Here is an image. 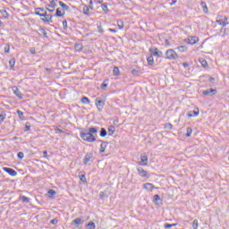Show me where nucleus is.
<instances>
[{
	"label": "nucleus",
	"instance_id": "19",
	"mask_svg": "<svg viewBox=\"0 0 229 229\" xmlns=\"http://www.w3.org/2000/svg\"><path fill=\"white\" fill-rule=\"evenodd\" d=\"M199 115V111H191L187 114V117H198Z\"/></svg>",
	"mask_w": 229,
	"mask_h": 229
},
{
	"label": "nucleus",
	"instance_id": "34",
	"mask_svg": "<svg viewBox=\"0 0 229 229\" xmlns=\"http://www.w3.org/2000/svg\"><path fill=\"white\" fill-rule=\"evenodd\" d=\"M39 35H43V37L47 38V32L46 31V30L42 29V28H39Z\"/></svg>",
	"mask_w": 229,
	"mask_h": 229
},
{
	"label": "nucleus",
	"instance_id": "49",
	"mask_svg": "<svg viewBox=\"0 0 229 229\" xmlns=\"http://www.w3.org/2000/svg\"><path fill=\"white\" fill-rule=\"evenodd\" d=\"M55 131H57L58 133H65V131L57 126L55 127Z\"/></svg>",
	"mask_w": 229,
	"mask_h": 229
},
{
	"label": "nucleus",
	"instance_id": "7",
	"mask_svg": "<svg viewBox=\"0 0 229 229\" xmlns=\"http://www.w3.org/2000/svg\"><path fill=\"white\" fill-rule=\"evenodd\" d=\"M137 171H138V174L141 176V178H149L148 172L146 170H144V168L138 167Z\"/></svg>",
	"mask_w": 229,
	"mask_h": 229
},
{
	"label": "nucleus",
	"instance_id": "57",
	"mask_svg": "<svg viewBox=\"0 0 229 229\" xmlns=\"http://www.w3.org/2000/svg\"><path fill=\"white\" fill-rule=\"evenodd\" d=\"M107 87H108V84H106V83H102V84H101V89H102L103 90H105Z\"/></svg>",
	"mask_w": 229,
	"mask_h": 229
},
{
	"label": "nucleus",
	"instance_id": "37",
	"mask_svg": "<svg viewBox=\"0 0 229 229\" xmlns=\"http://www.w3.org/2000/svg\"><path fill=\"white\" fill-rule=\"evenodd\" d=\"M101 8L103 12H105L106 13H108V5L106 4H102Z\"/></svg>",
	"mask_w": 229,
	"mask_h": 229
},
{
	"label": "nucleus",
	"instance_id": "24",
	"mask_svg": "<svg viewBox=\"0 0 229 229\" xmlns=\"http://www.w3.org/2000/svg\"><path fill=\"white\" fill-rule=\"evenodd\" d=\"M74 49L75 51H82L83 49V45L81 43H76L75 46H74Z\"/></svg>",
	"mask_w": 229,
	"mask_h": 229
},
{
	"label": "nucleus",
	"instance_id": "42",
	"mask_svg": "<svg viewBox=\"0 0 229 229\" xmlns=\"http://www.w3.org/2000/svg\"><path fill=\"white\" fill-rule=\"evenodd\" d=\"M117 24H118L119 30H123V28H124V22H123V21L121 20L117 21Z\"/></svg>",
	"mask_w": 229,
	"mask_h": 229
},
{
	"label": "nucleus",
	"instance_id": "35",
	"mask_svg": "<svg viewBox=\"0 0 229 229\" xmlns=\"http://www.w3.org/2000/svg\"><path fill=\"white\" fill-rule=\"evenodd\" d=\"M107 131H106V128H101V131H100V137H106L107 135Z\"/></svg>",
	"mask_w": 229,
	"mask_h": 229
},
{
	"label": "nucleus",
	"instance_id": "21",
	"mask_svg": "<svg viewBox=\"0 0 229 229\" xmlns=\"http://www.w3.org/2000/svg\"><path fill=\"white\" fill-rule=\"evenodd\" d=\"M20 201H22V203H30L31 199L26 197V196H20L19 198Z\"/></svg>",
	"mask_w": 229,
	"mask_h": 229
},
{
	"label": "nucleus",
	"instance_id": "63",
	"mask_svg": "<svg viewBox=\"0 0 229 229\" xmlns=\"http://www.w3.org/2000/svg\"><path fill=\"white\" fill-rule=\"evenodd\" d=\"M47 12H50L51 13H53V12H55V8H47Z\"/></svg>",
	"mask_w": 229,
	"mask_h": 229
},
{
	"label": "nucleus",
	"instance_id": "32",
	"mask_svg": "<svg viewBox=\"0 0 229 229\" xmlns=\"http://www.w3.org/2000/svg\"><path fill=\"white\" fill-rule=\"evenodd\" d=\"M16 114H18V117L21 120L24 121V113H22V111L21 110H17Z\"/></svg>",
	"mask_w": 229,
	"mask_h": 229
},
{
	"label": "nucleus",
	"instance_id": "29",
	"mask_svg": "<svg viewBox=\"0 0 229 229\" xmlns=\"http://www.w3.org/2000/svg\"><path fill=\"white\" fill-rule=\"evenodd\" d=\"M88 229H96V224L92 221H89L87 225Z\"/></svg>",
	"mask_w": 229,
	"mask_h": 229
},
{
	"label": "nucleus",
	"instance_id": "13",
	"mask_svg": "<svg viewBox=\"0 0 229 229\" xmlns=\"http://www.w3.org/2000/svg\"><path fill=\"white\" fill-rule=\"evenodd\" d=\"M143 189H145L146 191H149L150 192H153L155 185H153V183L150 182H146L143 184Z\"/></svg>",
	"mask_w": 229,
	"mask_h": 229
},
{
	"label": "nucleus",
	"instance_id": "45",
	"mask_svg": "<svg viewBox=\"0 0 229 229\" xmlns=\"http://www.w3.org/2000/svg\"><path fill=\"white\" fill-rule=\"evenodd\" d=\"M2 15L4 17V19H8V17H10L6 10L2 11Z\"/></svg>",
	"mask_w": 229,
	"mask_h": 229
},
{
	"label": "nucleus",
	"instance_id": "38",
	"mask_svg": "<svg viewBox=\"0 0 229 229\" xmlns=\"http://www.w3.org/2000/svg\"><path fill=\"white\" fill-rule=\"evenodd\" d=\"M198 226H199V224L198 223V219H194L192 222V228L198 229Z\"/></svg>",
	"mask_w": 229,
	"mask_h": 229
},
{
	"label": "nucleus",
	"instance_id": "56",
	"mask_svg": "<svg viewBox=\"0 0 229 229\" xmlns=\"http://www.w3.org/2000/svg\"><path fill=\"white\" fill-rule=\"evenodd\" d=\"M131 74H133L134 76H136V74H139V71L136 70V69H132V70L131 71Z\"/></svg>",
	"mask_w": 229,
	"mask_h": 229
},
{
	"label": "nucleus",
	"instance_id": "8",
	"mask_svg": "<svg viewBox=\"0 0 229 229\" xmlns=\"http://www.w3.org/2000/svg\"><path fill=\"white\" fill-rule=\"evenodd\" d=\"M105 103H106L105 100L97 98V99H96V102H95V105H96L97 108H98L99 111H101V109L103 108V106H105Z\"/></svg>",
	"mask_w": 229,
	"mask_h": 229
},
{
	"label": "nucleus",
	"instance_id": "2",
	"mask_svg": "<svg viewBox=\"0 0 229 229\" xmlns=\"http://www.w3.org/2000/svg\"><path fill=\"white\" fill-rule=\"evenodd\" d=\"M167 60H176L178 58V54L173 49H168L165 52Z\"/></svg>",
	"mask_w": 229,
	"mask_h": 229
},
{
	"label": "nucleus",
	"instance_id": "10",
	"mask_svg": "<svg viewBox=\"0 0 229 229\" xmlns=\"http://www.w3.org/2000/svg\"><path fill=\"white\" fill-rule=\"evenodd\" d=\"M13 94L19 98V99H22L23 96L22 93H21V90L19 89V88H17L16 86L13 87Z\"/></svg>",
	"mask_w": 229,
	"mask_h": 229
},
{
	"label": "nucleus",
	"instance_id": "5",
	"mask_svg": "<svg viewBox=\"0 0 229 229\" xmlns=\"http://www.w3.org/2000/svg\"><path fill=\"white\" fill-rule=\"evenodd\" d=\"M149 51L154 56H157L158 58H162V56H164V53L158 50V48H150Z\"/></svg>",
	"mask_w": 229,
	"mask_h": 229
},
{
	"label": "nucleus",
	"instance_id": "26",
	"mask_svg": "<svg viewBox=\"0 0 229 229\" xmlns=\"http://www.w3.org/2000/svg\"><path fill=\"white\" fill-rule=\"evenodd\" d=\"M59 5L61 6V8H63L64 11L69 12V6L64 4V2L59 1Z\"/></svg>",
	"mask_w": 229,
	"mask_h": 229
},
{
	"label": "nucleus",
	"instance_id": "62",
	"mask_svg": "<svg viewBox=\"0 0 229 229\" xmlns=\"http://www.w3.org/2000/svg\"><path fill=\"white\" fill-rule=\"evenodd\" d=\"M108 31H110L111 33H117V30L115 29H108Z\"/></svg>",
	"mask_w": 229,
	"mask_h": 229
},
{
	"label": "nucleus",
	"instance_id": "44",
	"mask_svg": "<svg viewBox=\"0 0 229 229\" xmlns=\"http://www.w3.org/2000/svg\"><path fill=\"white\" fill-rule=\"evenodd\" d=\"M49 198H53V196L56 195V191L55 190H48Z\"/></svg>",
	"mask_w": 229,
	"mask_h": 229
},
{
	"label": "nucleus",
	"instance_id": "54",
	"mask_svg": "<svg viewBox=\"0 0 229 229\" xmlns=\"http://www.w3.org/2000/svg\"><path fill=\"white\" fill-rule=\"evenodd\" d=\"M4 49V53H10V45H5Z\"/></svg>",
	"mask_w": 229,
	"mask_h": 229
},
{
	"label": "nucleus",
	"instance_id": "11",
	"mask_svg": "<svg viewBox=\"0 0 229 229\" xmlns=\"http://www.w3.org/2000/svg\"><path fill=\"white\" fill-rule=\"evenodd\" d=\"M227 21H228V18L226 16H225L224 18L217 20L216 22L220 26L226 27L227 24H229V22H227Z\"/></svg>",
	"mask_w": 229,
	"mask_h": 229
},
{
	"label": "nucleus",
	"instance_id": "58",
	"mask_svg": "<svg viewBox=\"0 0 229 229\" xmlns=\"http://www.w3.org/2000/svg\"><path fill=\"white\" fill-rule=\"evenodd\" d=\"M63 28L64 30H67V21H63Z\"/></svg>",
	"mask_w": 229,
	"mask_h": 229
},
{
	"label": "nucleus",
	"instance_id": "27",
	"mask_svg": "<svg viewBox=\"0 0 229 229\" xmlns=\"http://www.w3.org/2000/svg\"><path fill=\"white\" fill-rule=\"evenodd\" d=\"M113 74H114V76H119V74H121V72L119 71V67H117V66L114 67Z\"/></svg>",
	"mask_w": 229,
	"mask_h": 229
},
{
	"label": "nucleus",
	"instance_id": "20",
	"mask_svg": "<svg viewBox=\"0 0 229 229\" xmlns=\"http://www.w3.org/2000/svg\"><path fill=\"white\" fill-rule=\"evenodd\" d=\"M64 15H65V11L62 13V10H60V8H57L55 11V17H64Z\"/></svg>",
	"mask_w": 229,
	"mask_h": 229
},
{
	"label": "nucleus",
	"instance_id": "47",
	"mask_svg": "<svg viewBox=\"0 0 229 229\" xmlns=\"http://www.w3.org/2000/svg\"><path fill=\"white\" fill-rule=\"evenodd\" d=\"M25 128H26L25 131H30V130H31V125L29 122L25 123Z\"/></svg>",
	"mask_w": 229,
	"mask_h": 229
},
{
	"label": "nucleus",
	"instance_id": "31",
	"mask_svg": "<svg viewBox=\"0 0 229 229\" xmlns=\"http://www.w3.org/2000/svg\"><path fill=\"white\" fill-rule=\"evenodd\" d=\"M220 35L222 37H225V35H228V31L226 30V27H222V29L220 30Z\"/></svg>",
	"mask_w": 229,
	"mask_h": 229
},
{
	"label": "nucleus",
	"instance_id": "3",
	"mask_svg": "<svg viewBox=\"0 0 229 229\" xmlns=\"http://www.w3.org/2000/svg\"><path fill=\"white\" fill-rule=\"evenodd\" d=\"M35 14L39 17H46L47 15V11H46L44 7H38L35 9Z\"/></svg>",
	"mask_w": 229,
	"mask_h": 229
},
{
	"label": "nucleus",
	"instance_id": "59",
	"mask_svg": "<svg viewBox=\"0 0 229 229\" xmlns=\"http://www.w3.org/2000/svg\"><path fill=\"white\" fill-rule=\"evenodd\" d=\"M99 198H100V199H103L105 198V192L104 191L100 192Z\"/></svg>",
	"mask_w": 229,
	"mask_h": 229
},
{
	"label": "nucleus",
	"instance_id": "30",
	"mask_svg": "<svg viewBox=\"0 0 229 229\" xmlns=\"http://www.w3.org/2000/svg\"><path fill=\"white\" fill-rule=\"evenodd\" d=\"M147 62L149 65H153L155 64V59L153 58V55H150L147 58Z\"/></svg>",
	"mask_w": 229,
	"mask_h": 229
},
{
	"label": "nucleus",
	"instance_id": "15",
	"mask_svg": "<svg viewBox=\"0 0 229 229\" xmlns=\"http://www.w3.org/2000/svg\"><path fill=\"white\" fill-rule=\"evenodd\" d=\"M84 221L81 218H75L72 220V225H76V228L80 227V225H83Z\"/></svg>",
	"mask_w": 229,
	"mask_h": 229
},
{
	"label": "nucleus",
	"instance_id": "23",
	"mask_svg": "<svg viewBox=\"0 0 229 229\" xmlns=\"http://www.w3.org/2000/svg\"><path fill=\"white\" fill-rule=\"evenodd\" d=\"M82 12L84 15H90V8L87 5L83 6Z\"/></svg>",
	"mask_w": 229,
	"mask_h": 229
},
{
	"label": "nucleus",
	"instance_id": "50",
	"mask_svg": "<svg viewBox=\"0 0 229 229\" xmlns=\"http://www.w3.org/2000/svg\"><path fill=\"white\" fill-rule=\"evenodd\" d=\"M17 157L20 160H22V158H24V153L23 152H19L17 154Z\"/></svg>",
	"mask_w": 229,
	"mask_h": 229
},
{
	"label": "nucleus",
	"instance_id": "61",
	"mask_svg": "<svg viewBox=\"0 0 229 229\" xmlns=\"http://www.w3.org/2000/svg\"><path fill=\"white\" fill-rule=\"evenodd\" d=\"M89 4L90 10H93L92 5L94 4V2H92V0H89Z\"/></svg>",
	"mask_w": 229,
	"mask_h": 229
},
{
	"label": "nucleus",
	"instance_id": "39",
	"mask_svg": "<svg viewBox=\"0 0 229 229\" xmlns=\"http://www.w3.org/2000/svg\"><path fill=\"white\" fill-rule=\"evenodd\" d=\"M192 135V128L188 127L186 130V137H191Z\"/></svg>",
	"mask_w": 229,
	"mask_h": 229
},
{
	"label": "nucleus",
	"instance_id": "36",
	"mask_svg": "<svg viewBox=\"0 0 229 229\" xmlns=\"http://www.w3.org/2000/svg\"><path fill=\"white\" fill-rule=\"evenodd\" d=\"M178 51H180L181 53H185V51H187V47L185 46H180L177 47Z\"/></svg>",
	"mask_w": 229,
	"mask_h": 229
},
{
	"label": "nucleus",
	"instance_id": "41",
	"mask_svg": "<svg viewBox=\"0 0 229 229\" xmlns=\"http://www.w3.org/2000/svg\"><path fill=\"white\" fill-rule=\"evenodd\" d=\"M178 224H165V228L169 229L173 228L174 226H177Z\"/></svg>",
	"mask_w": 229,
	"mask_h": 229
},
{
	"label": "nucleus",
	"instance_id": "25",
	"mask_svg": "<svg viewBox=\"0 0 229 229\" xmlns=\"http://www.w3.org/2000/svg\"><path fill=\"white\" fill-rule=\"evenodd\" d=\"M107 142H102L100 145L99 153H105V149H106Z\"/></svg>",
	"mask_w": 229,
	"mask_h": 229
},
{
	"label": "nucleus",
	"instance_id": "55",
	"mask_svg": "<svg viewBox=\"0 0 229 229\" xmlns=\"http://www.w3.org/2000/svg\"><path fill=\"white\" fill-rule=\"evenodd\" d=\"M51 225H58V219L55 218L50 221Z\"/></svg>",
	"mask_w": 229,
	"mask_h": 229
},
{
	"label": "nucleus",
	"instance_id": "4",
	"mask_svg": "<svg viewBox=\"0 0 229 229\" xmlns=\"http://www.w3.org/2000/svg\"><path fill=\"white\" fill-rule=\"evenodd\" d=\"M185 42L187 44H190L191 46H194V44L199 42V38H198L196 36H192V37H190L187 39H185Z\"/></svg>",
	"mask_w": 229,
	"mask_h": 229
},
{
	"label": "nucleus",
	"instance_id": "33",
	"mask_svg": "<svg viewBox=\"0 0 229 229\" xmlns=\"http://www.w3.org/2000/svg\"><path fill=\"white\" fill-rule=\"evenodd\" d=\"M49 3H50V7L51 8H56L57 4H56V2H58V0H48Z\"/></svg>",
	"mask_w": 229,
	"mask_h": 229
},
{
	"label": "nucleus",
	"instance_id": "48",
	"mask_svg": "<svg viewBox=\"0 0 229 229\" xmlns=\"http://www.w3.org/2000/svg\"><path fill=\"white\" fill-rule=\"evenodd\" d=\"M80 179L81 182H83V183L87 182V177H85V174L80 175Z\"/></svg>",
	"mask_w": 229,
	"mask_h": 229
},
{
	"label": "nucleus",
	"instance_id": "64",
	"mask_svg": "<svg viewBox=\"0 0 229 229\" xmlns=\"http://www.w3.org/2000/svg\"><path fill=\"white\" fill-rule=\"evenodd\" d=\"M182 66H183L184 68L189 67V63H183V64H182Z\"/></svg>",
	"mask_w": 229,
	"mask_h": 229
},
{
	"label": "nucleus",
	"instance_id": "40",
	"mask_svg": "<svg viewBox=\"0 0 229 229\" xmlns=\"http://www.w3.org/2000/svg\"><path fill=\"white\" fill-rule=\"evenodd\" d=\"M9 65L11 69H13V67H15V58H13L9 61Z\"/></svg>",
	"mask_w": 229,
	"mask_h": 229
},
{
	"label": "nucleus",
	"instance_id": "46",
	"mask_svg": "<svg viewBox=\"0 0 229 229\" xmlns=\"http://www.w3.org/2000/svg\"><path fill=\"white\" fill-rule=\"evenodd\" d=\"M6 119V114H0V124H3V122Z\"/></svg>",
	"mask_w": 229,
	"mask_h": 229
},
{
	"label": "nucleus",
	"instance_id": "18",
	"mask_svg": "<svg viewBox=\"0 0 229 229\" xmlns=\"http://www.w3.org/2000/svg\"><path fill=\"white\" fill-rule=\"evenodd\" d=\"M200 6L204 12V13H208V7L207 6V2H201Z\"/></svg>",
	"mask_w": 229,
	"mask_h": 229
},
{
	"label": "nucleus",
	"instance_id": "53",
	"mask_svg": "<svg viewBox=\"0 0 229 229\" xmlns=\"http://www.w3.org/2000/svg\"><path fill=\"white\" fill-rule=\"evenodd\" d=\"M200 64H201L202 67H208V64L207 63V60H202L200 62Z\"/></svg>",
	"mask_w": 229,
	"mask_h": 229
},
{
	"label": "nucleus",
	"instance_id": "52",
	"mask_svg": "<svg viewBox=\"0 0 229 229\" xmlns=\"http://www.w3.org/2000/svg\"><path fill=\"white\" fill-rule=\"evenodd\" d=\"M30 55H37V50H35V47H30Z\"/></svg>",
	"mask_w": 229,
	"mask_h": 229
},
{
	"label": "nucleus",
	"instance_id": "12",
	"mask_svg": "<svg viewBox=\"0 0 229 229\" xmlns=\"http://www.w3.org/2000/svg\"><path fill=\"white\" fill-rule=\"evenodd\" d=\"M92 157H94V154H92V152L87 153L83 158V164L87 165V164L90 162V158H92Z\"/></svg>",
	"mask_w": 229,
	"mask_h": 229
},
{
	"label": "nucleus",
	"instance_id": "1",
	"mask_svg": "<svg viewBox=\"0 0 229 229\" xmlns=\"http://www.w3.org/2000/svg\"><path fill=\"white\" fill-rule=\"evenodd\" d=\"M98 127H90L88 132H81L80 137L85 142H96V137H98Z\"/></svg>",
	"mask_w": 229,
	"mask_h": 229
},
{
	"label": "nucleus",
	"instance_id": "60",
	"mask_svg": "<svg viewBox=\"0 0 229 229\" xmlns=\"http://www.w3.org/2000/svg\"><path fill=\"white\" fill-rule=\"evenodd\" d=\"M43 158H47V150L43 151Z\"/></svg>",
	"mask_w": 229,
	"mask_h": 229
},
{
	"label": "nucleus",
	"instance_id": "6",
	"mask_svg": "<svg viewBox=\"0 0 229 229\" xmlns=\"http://www.w3.org/2000/svg\"><path fill=\"white\" fill-rule=\"evenodd\" d=\"M203 96H216V94H217V89H208L204 91H202Z\"/></svg>",
	"mask_w": 229,
	"mask_h": 229
},
{
	"label": "nucleus",
	"instance_id": "51",
	"mask_svg": "<svg viewBox=\"0 0 229 229\" xmlns=\"http://www.w3.org/2000/svg\"><path fill=\"white\" fill-rule=\"evenodd\" d=\"M165 128L166 130H173V124H171V123H165Z\"/></svg>",
	"mask_w": 229,
	"mask_h": 229
},
{
	"label": "nucleus",
	"instance_id": "16",
	"mask_svg": "<svg viewBox=\"0 0 229 229\" xmlns=\"http://www.w3.org/2000/svg\"><path fill=\"white\" fill-rule=\"evenodd\" d=\"M153 201L156 205H161L162 204V199L158 194L154 195Z\"/></svg>",
	"mask_w": 229,
	"mask_h": 229
},
{
	"label": "nucleus",
	"instance_id": "9",
	"mask_svg": "<svg viewBox=\"0 0 229 229\" xmlns=\"http://www.w3.org/2000/svg\"><path fill=\"white\" fill-rule=\"evenodd\" d=\"M3 170L10 174V176H17V171L13 170V168L4 167Z\"/></svg>",
	"mask_w": 229,
	"mask_h": 229
},
{
	"label": "nucleus",
	"instance_id": "14",
	"mask_svg": "<svg viewBox=\"0 0 229 229\" xmlns=\"http://www.w3.org/2000/svg\"><path fill=\"white\" fill-rule=\"evenodd\" d=\"M41 21L43 22H53V15L47 14L46 16H43V18H41Z\"/></svg>",
	"mask_w": 229,
	"mask_h": 229
},
{
	"label": "nucleus",
	"instance_id": "43",
	"mask_svg": "<svg viewBox=\"0 0 229 229\" xmlns=\"http://www.w3.org/2000/svg\"><path fill=\"white\" fill-rule=\"evenodd\" d=\"M98 31L100 33V35H103L105 33V30H103V26L98 25Z\"/></svg>",
	"mask_w": 229,
	"mask_h": 229
},
{
	"label": "nucleus",
	"instance_id": "22",
	"mask_svg": "<svg viewBox=\"0 0 229 229\" xmlns=\"http://www.w3.org/2000/svg\"><path fill=\"white\" fill-rule=\"evenodd\" d=\"M114 133H115V126L111 125L108 127V135L110 137H112V135H114Z\"/></svg>",
	"mask_w": 229,
	"mask_h": 229
},
{
	"label": "nucleus",
	"instance_id": "17",
	"mask_svg": "<svg viewBox=\"0 0 229 229\" xmlns=\"http://www.w3.org/2000/svg\"><path fill=\"white\" fill-rule=\"evenodd\" d=\"M140 160L142 162V165H148V155L141 154L140 155Z\"/></svg>",
	"mask_w": 229,
	"mask_h": 229
},
{
	"label": "nucleus",
	"instance_id": "28",
	"mask_svg": "<svg viewBox=\"0 0 229 229\" xmlns=\"http://www.w3.org/2000/svg\"><path fill=\"white\" fill-rule=\"evenodd\" d=\"M81 103L83 105H90V99H89V98H87V97H83L81 98Z\"/></svg>",
	"mask_w": 229,
	"mask_h": 229
}]
</instances>
